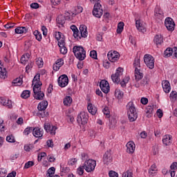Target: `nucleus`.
<instances>
[{"label": "nucleus", "mask_w": 177, "mask_h": 177, "mask_svg": "<svg viewBox=\"0 0 177 177\" xmlns=\"http://www.w3.org/2000/svg\"><path fill=\"white\" fill-rule=\"evenodd\" d=\"M127 115L130 122H133L138 120V113H136V108L133 102H129L127 105Z\"/></svg>", "instance_id": "f257e3e1"}, {"label": "nucleus", "mask_w": 177, "mask_h": 177, "mask_svg": "<svg viewBox=\"0 0 177 177\" xmlns=\"http://www.w3.org/2000/svg\"><path fill=\"white\" fill-rule=\"evenodd\" d=\"M73 53L76 57L80 62L85 60L86 57V50L82 46H75L73 48Z\"/></svg>", "instance_id": "f03ea898"}, {"label": "nucleus", "mask_w": 177, "mask_h": 177, "mask_svg": "<svg viewBox=\"0 0 177 177\" xmlns=\"http://www.w3.org/2000/svg\"><path fill=\"white\" fill-rule=\"evenodd\" d=\"M133 67L135 68V77L136 81H140L143 78V73L140 71V59L136 58L133 62Z\"/></svg>", "instance_id": "7ed1b4c3"}, {"label": "nucleus", "mask_w": 177, "mask_h": 177, "mask_svg": "<svg viewBox=\"0 0 177 177\" xmlns=\"http://www.w3.org/2000/svg\"><path fill=\"white\" fill-rule=\"evenodd\" d=\"M83 167L86 172H93L96 167V161L92 159L87 160L84 162Z\"/></svg>", "instance_id": "20e7f679"}, {"label": "nucleus", "mask_w": 177, "mask_h": 177, "mask_svg": "<svg viewBox=\"0 0 177 177\" xmlns=\"http://www.w3.org/2000/svg\"><path fill=\"white\" fill-rule=\"evenodd\" d=\"M93 15L95 17L100 19L103 16V8H102V4L100 3H95L94 5V8L93 10Z\"/></svg>", "instance_id": "39448f33"}, {"label": "nucleus", "mask_w": 177, "mask_h": 177, "mask_svg": "<svg viewBox=\"0 0 177 177\" xmlns=\"http://www.w3.org/2000/svg\"><path fill=\"white\" fill-rule=\"evenodd\" d=\"M144 62L147 67L150 68V70H153V68H154V57H153V56L151 55L146 54L144 56Z\"/></svg>", "instance_id": "423d86ee"}, {"label": "nucleus", "mask_w": 177, "mask_h": 177, "mask_svg": "<svg viewBox=\"0 0 177 177\" xmlns=\"http://www.w3.org/2000/svg\"><path fill=\"white\" fill-rule=\"evenodd\" d=\"M122 73H124V69L121 67L118 68L116 69L115 73L111 75V80L113 82H114L115 84L120 83V81H121L120 77L122 75Z\"/></svg>", "instance_id": "0eeeda50"}, {"label": "nucleus", "mask_w": 177, "mask_h": 177, "mask_svg": "<svg viewBox=\"0 0 177 177\" xmlns=\"http://www.w3.org/2000/svg\"><path fill=\"white\" fill-rule=\"evenodd\" d=\"M88 113L85 111H82L77 116V122L82 124V125H85L88 122Z\"/></svg>", "instance_id": "6e6552de"}, {"label": "nucleus", "mask_w": 177, "mask_h": 177, "mask_svg": "<svg viewBox=\"0 0 177 177\" xmlns=\"http://www.w3.org/2000/svg\"><path fill=\"white\" fill-rule=\"evenodd\" d=\"M58 85L61 88H66L68 85V77H67V75H62L59 77Z\"/></svg>", "instance_id": "1a4fd4ad"}, {"label": "nucleus", "mask_w": 177, "mask_h": 177, "mask_svg": "<svg viewBox=\"0 0 177 177\" xmlns=\"http://www.w3.org/2000/svg\"><path fill=\"white\" fill-rule=\"evenodd\" d=\"M165 26L168 31H174L175 30V22L172 18H166L165 20Z\"/></svg>", "instance_id": "9d476101"}, {"label": "nucleus", "mask_w": 177, "mask_h": 177, "mask_svg": "<svg viewBox=\"0 0 177 177\" xmlns=\"http://www.w3.org/2000/svg\"><path fill=\"white\" fill-rule=\"evenodd\" d=\"M33 92L35 99H37V100H44V96H45V94L44 92L41 91V87H33Z\"/></svg>", "instance_id": "9b49d317"}, {"label": "nucleus", "mask_w": 177, "mask_h": 177, "mask_svg": "<svg viewBox=\"0 0 177 177\" xmlns=\"http://www.w3.org/2000/svg\"><path fill=\"white\" fill-rule=\"evenodd\" d=\"M108 59L109 62L114 63L120 59V53L117 51H109L108 53Z\"/></svg>", "instance_id": "f8f14e48"}, {"label": "nucleus", "mask_w": 177, "mask_h": 177, "mask_svg": "<svg viewBox=\"0 0 177 177\" xmlns=\"http://www.w3.org/2000/svg\"><path fill=\"white\" fill-rule=\"evenodd\" d=\"M136 27L140 32H146V23L140 19L136 20Z\"/></svg>", "instance_id": "ddd939ff"}, {"label": "nucleus", "mask_w": 177, "mask_h": 177, "mask_svg": "<svg viewBox=\"0 0 177 177\" xmlns=\"http://www.w3.org/2000/svg\"><path fill=\"white\" fill-rule=\"evenodd\" d=\"M100 87L104 93L110 92V84L106 80H102L100 84Z\"/></svg>", "instance_id": "4468645a"}, {"label": "nucleus", "mask_w": 177, "mask_h": 177, "mask_svg": "<svg viewBox=\"0 0 177 177\" xmlns=\"http://www.w3.org/2000/svg\"><path fill=\"white\" fill-rule=\"evenodd\" d=\"M113 161V156H111V152L110 151H106L103 157V162L105 165H109L111 164Z\"/></svg>", "instance_id": "2eb2a0df"}, {"label": "nucleus", "mask_w": 177, "mask_h": 177, "mask_svg": "<svg viewBox=\"0 0 177 177\" xmlns=\"http://www.w3.org/2000/svg\"><path fill=\"white\" fill-rule=\"evenodd\" d=\"M44 129L47 132V133H50V135H56V130L57 127L56 126H50L49 123L44 124Z\"/></svg>", "instance_id": "dca6fc26"}, {"label": "nucleus", "mask_w": 177, "mask_h": 177, "mask_svg": "<svg viewBox=\"0 0 177 177\" xmlns=\"http://www.w3.org/2000/svg\"><path fill=\"white\" fill-rule=\"evenodd\" d=\"M127 147V153L129 154H133L135 153V149H136V146L135 145V142L133 141H129L126 145Z\"/></svg>", "instance_id": "f3484780"}, {"label": "nucleus", "mask_w": 177, "mask_h": 177, "mask_svg": "<svg viewBox=\"0 0 177 177\" xmlns=\"http://www.w3.org/2000/svg\"><path fill=\"white\" fill-rule=\"evenodd\" d=\"M41 77V75L40 74H37L32 80V85H33V88H41V86H42V82H41V81H39Z\"/></svg>", "instance_id": "a211bd4d"}, {"label": "nucleus", "mask_w": 177, "mask_h": 177, "mask_svg": "<svg viewBox=\"0 0 177 177\" xmlns=\"http://www.w3.org/2000/svg\"><path fill=\"white\" fill-rule=\"evenodd\" d=\"M56 21L59 28L61 27H64V24H66V17H64V15H60L57 17Z\"/></svg>", "instance_id": "6ab92c4d"}, {"label": "nucleus", "mask_w": 177, "mask_h": 177, "mask_svg": "<svg viewBox=\"0 0 177 177\" xmlns=\"http://www.w3.org/2000/svg\"><path fill=\"white\" fill-rule=\"evenodd\" d=\"M32 134L35 138H42L44 136V129L39 127H35L33 128Z\"/></svg>", "instance_id": "aec40b11"}, {"label": "nucleus", "mask_w": 177, "mask_h": 177, "mask_svg": "<svg viewBox=\"0 0 177 177\" xmlns=\"http://www.w3.org/2000/svg\"><path fill=\"white\" fill-rule=\"evenodd\" d=\"M162 86L165 93H169L171 92V84L167 80H163L162 82Z\"/></svg>", "instance_id": "412c9836"}, {"label": "nucleus", "mask_w": 177, "mask_h": 177, "mask_svg": "<svg viewBox=\"0 0 177 177\" xmlns=\"http://www.w3.org/2000/svg\"><path fill=\"white\" fill-rule=\"evenodd\" d=\"M0 104L6 106L8 109H12V100H6L5 97H0Z\"/></svg>", "instance_id": "4be33fe9"}, {"label": "nucleus", "mask_w": 177, "mask_h": 177, "mask_svg": "<svg viewBox=\"0 0 177 177\" xmlns=\"http://www.w3.org/2000/svg\"><path fill=\"white\" fill-rule=\"evenodd\" d=\"M162 143L165 146H169L172 143V136L165 135L162 138Z\"/></svg>", "instance_id": "5701e85b"}, {"label": "nucleus", "mask_w": 177, "mask_h": 177, "mask_svg": "<svg viewBox=\"0 0 177 177\" xmlns=\"http://www.w3.org/2000/svg\"><path fill=\"white\" fill-rule=\"evenodd\" d=\"M153 111H154V104L148 105L145 110V113L148 118L153 117Z\"/></svg>", "instance_id": "b1692460"}, {"label": "nucleus", "mask_w": 177, "mask_h": 177, "mask_svg": "<svg viewBox=\"0 0 177 177\" xmlns=\"http://www.w3.org/2000/svg\"><path fill=\"white\" fill-rule=\"evenodd\" d=\"M87 110L88 113H90V114H91L92 115H95V114L97 113V108L92 104V103H88Z\"/></svg>", "instance_id": "393cba45"}, {"label": "nucleus", "mask_w": 177, "mask_h": 177, "mask_svg": "<svg viewBox=\"0 0 177 177\" xmlns=\"http://www.w3.org/2000/svg\"><path fill=\"white\" fill-rule=\"evenodd\" d=\"M55 37L58 41V44H62V41L63 43L65 42L64 35L62 32H55Z\"/></svg>", "instance_id": "a878e982"}, {"label": "nucleus", "mask_w": 177, "mask_h": 177, "mask_svg": "<svg viewBox=\"0 0 177 177\" xmlns=\"http://www.w3.org/2000/svg\"><path fill=\"white\" fill-rule=\"evenodd\" d=\"M154 16L156 19H162L164 17V12L161 10V9L158 7L155 8Z\"/></svg>", "instance_id": "bb28decb"}, {"label": "nucleus", "mask_w": 177, "mask_h": 177, "mask_svg": "<svg viewBox=\"0 0 177 177\" xmlns=\"http://www.w3.org/2000/svg\"><path fill=\"white\" fill-rule=\"evenodd\" d=\"M80 31L81 37L82 38H86V37H88V30L86 29V26H84V25L80 26Z\"/></svg>", "instance_id": "cd10ccee"}, {"label": "nucleus", "mask_w": 177, "mask_h": 177, "mask_svg": "<svg viewBox=\"0 0 177 177\" xmlns=\"http://www.w3.org/2000/svg\"><path fill=\"white\" fill-rule=\"evenodd\" d=\"M163 41L164 38L161 35H156L153 39V42L156 44V45H161Z\"/></svg>", "instance_id": "c85d7f7f"}, {"label": "nucleus", "mask_w": 177, "mask_h": 177, "mask_svg": "<svg viewBox=\"0 0 177 177\" xmlns=\"http://www.w3.org/2000/svg\"><path fill=\"white\" fill-rule=\"evenodd\" d=\"M75 13L71 11L65 12V14L64 15V17H65V19L68 20L69 21H71L73 20V17H75Z\"/></svg>", "instance_id": "c756f323"}, {"label": "nucleus", "mask_w": 177, "mask_h": 177, "mask_svg": "<svg viewBox=\"0 0 177 177\" xmlns=\"http://www.w3.org/2000/svg\"><path fill=\"white\" fill-rule=\"evenodd\" d=\"M46 107H48V101L41 102L37 106V109L39 111L46 110Z\"/></svg>", "instance_id": "7c9ffc66"}, {"label": "nucleus", "mask_w": 177, "mask_h": 177, "mask_svg": "<svg viewBox=\"0 0 177 177\" xmlns=\"http://www.w3.org/2000/svg\"><path fill=\"white\" fill-rule=\"evenodd\" d=\"M62 43L58 44V46L60 48V53L62 55H66L67 53V48L66 47V42L63 43V41H61Z\"/></svg>", "instance_id": "2f4dec72"}, {"label": "nucleus", "mask_w": 177, "mask_h": 177, "mask_svg": "<svg viewBox=\"0 0 177 177\" xmlns=\"http://www.w3.org/2000/svg\"><path fill=\"white\" fill-rule=\"evenodd\" d=\"M16 34H26L28 31V29L26 27L19 26L15 30Z\"/></svg>", "instance_id": "473e14b6"}, {"label": "nucleus", "mask_w": 177, "mask_h": 177, "mask_svg": "<svg viewBox=\"0 0 177 177\" xmlns=\"http://www.w3.org/2000/svg\"><path fill=\"white\" fill-rule=\"evenodd\" d=\"M115 96L118 100H121V99L124 97V92L121 91L120 88H116L115 91Z\"/></svg>", "instance_id": "72a5a7b5"}, {"label": "nucleus", "mask_w": 177, "mask_h": 177, "mask_svg": "<svg viewBox=\"0 0 177 177\" xmlns=\"http://www.w3.org/2000/svg\"><path fill=\"white\" fill-rule=\"evenodd\" d=\"M28 60H30V54L23 55L21 57V63L24 66L28 63Z\"/></svg>", "instance_id": "f704fd0d"}, {"label": "nucleus", "mask_w": 177, "mask_h": 177, "mask_svg": "<svg viewBox=\"0 0 177 177\" xmlns=\"http://www.w3.org/2000/svg\"><path fill=\"white\" fill-rule=\"evenodd\" d=\"M23 84V79L21 77H17L12 81L13 86H20Z\"/></svg>", "instance_id": "c9c22d12"}, {"label": "nucleus", "mask_w": 177, "mask_h": 177, "mask_svg": "<svg viewBox=\"0 0 177 177\" xmlns=\"http://www.w3.org/2000/svg\"><path fill=\"white\" fill-rule=\"evenodd\" d=\"M71 103H73V98L70 96H66L64 99V106H71Z\"/></svg>", "instance_id": "e433bc0d"}, {"label": "nucleus", "mask_w": 177, "mask_h": 177, "mask_svg": "<svg viewBox=\"0 0 177 177\" xmlns=\"http://www.w3.org/2000/svg\"><path fill=\"white\" fill-rule=\"evenodd\" d=\"M174 53V50L171 48H168L165 50L164 55L165 57H170V56H172V54Z\"/></svg>", "instance_id": "4c0bfd02"}, {"label": "nucleus", "mask_w": 177, "mask_h": 177, "mask_svg": "<svg viewBox=\"0 0 177 177\" xmlns=\"http://www.w3.org/2000/svg\"><path fill=\"white\" fill-rule=\"evenodd\" d=\"M31 95V92L28 90H25L22 92L21 97L22 99H28V97Z\"/></svg>", "instance_id": "58836bf2"}, {"label": "nucleus", "mask_w": 177, "mask_h": 177, "mask_svg": "<svg viewBox=\"0 0 177 177\" xmlns=\"http://www.w3.org/2000/svg\"><path fill=\"white\" fill-rule=\"evenodd\" d=\"M124 22H120L118 24V29H117V33L118 34H121V32H122V31H124Z\"/></svg>", "instance_id": "ea45409f"}, {"label": "nucleus", "mask_w": 177, "mask_h": 177, "mask_svg": "<svg viewBox=\"0 0 177 177\" xmlns=\"http://www.w3.org/2000/svg\"><path fill=\"white\" fill-rule=\"evenodd\" d=\"M6 74H8V72H6V69L5 68L0 70V78H1V80H5V78H6Z\"/></svg>", "instance_id": "a19ab883"}, {"label": "nucleus", "mask_w": 177, "mask_h": 177, "mask_svg": "<svg viewBox=\"0 0 177 177\" xmlns=\"http://www.w3.org/2000/svg\"><path fill=\"white\" fill-rule=\"evenodd\" d=\"M156 168V164L152 165L149 170V175H154V174H156V171H157Z\"/></svg>", "instance_id": "79ce46f5"}, {"label": "nucleus", "mask_w": 177, "mask_h": 177, "mask_svg": "<svg viewBox=\"0 0 177 177\" xmlns=\"http://www.w3.org/2000/svg\"><path fill=\"white\" fill-rule=\"evenodd\" d=\"M33 35H35L36 39H37V41H41V39H42V35L41 34V32H39V31L38 30H35L33 32Z\"/></svg>", "instance_id": "37998d69"}, {"label": "nucleus", "mask_w": 177, "mask_h": 177, "mask_svg": "<svg viewBox=\"0 0 177 177\" xmlns=\"http://www.w3.org/2000/svg\"><path fill=\"white\" fill-rule=\"evenodd\" d=\"M36 64L38 66L39 68H41V67L44 66V61L42 60V58H37L36 59Z\"/></svg>", "instance_id": "c03bdc74"}, {"label": "nucleus", "mask_w": 177, "mask_h": 177, "mask_svg": "<svg viewBox=\"0 0 177 177\" xmlns=\"http://www.w3.org/2000/svg\"><path fill=\"white\" fill-rule=\"evenodd\" d=\"M33 131H34L33 127H28L25 129V130L24 131V135H26V136H28V135H30V133H31V132H33Z\"/></svg>", "instance_id": "a18cd8bd"}, {"label": "nucleus", "mask_w": 177, "mask_h": 177, "mask_svg": "<svg viewBox=\"0 0 177 177\" xmlns=\"http://www.w3.org/2000/svg\"><path fill=\"white\" fill-rule=\"evenodd\" d=\"M133 172L132 170H127L126 172H124L122 174V177H133Z\"/></svg>", "instance_id": "49530a36"}, {"label": "nucleus", "mask_w": 177, "mask_h": 177, "mask_svg": "<svg viewBox=\"0 0 177 177\" xmlns=\"http://www.w3.org/2000/svg\"><path fill=\"white\" fill-rule=\"evenodd\" d=\"M170 99L172 102H175L177 99V93L176 91H171L170 93Z\"/></svg>", "instance_id": "de8ad7c7"}, {"label": "nucleus", "mask_w": 177, "mask_h": 177, "mask_svg": "<svg viewBox=\"0 0 177 177\" xmlns=\"http://www.w3.org/2000/svg\"><path fill=\"white\" fill-rule=\"evenodd\" d=\"M55 171H56V169H55V167H50V168L48 170V177L55 176H53V175H55Z\"/></svg>", "instance_id": "09e8293b"}, {"label": "nucleus", "mask_w": 177, "mask_h": 177, "mask_svg": "<svg viewBox=\"0 0 177 177\" xmlns=\"http://www.w3.org/2000/svg\"><path fill=\"white\" fill-rule=\"evenodd\" d=\"M150 80L149 79V77H147V76H145L143 80L141 81V85H147L149 84Z\"/></svg>", "instance_id": "8fccbe9b"}, {"label": "nucleus", "mask_w": 177, "mask_h": 177, "mask_svg": "<svg viewBox=\"0 0 177 177\" xmlns=\"http://www.w3.org/2000/svg\"><path fill=\"white\" fill-rule=\"evenodd\" d=\"M6 140L7 142H9V143H15V142H16L13 136H8L6 137Z\"/></svg>", "instance_id": "3c124183"}, {"label": "nucleus", "mask_w": 177, "mask_h": 177, "mask_svg": "<svg viewBox=\"0 0 177 177\" xmlns=\"http://www.w3.org/2000/svg\"><path fill=\"white\" fill-rule=\"evenodd\" d=\"M90 56L92 57V59H97V53L96 50H93L90 52Z\"/></svg>", "instance_id": "603ef678"}, {"label": "nucleus", "mask_w": 177, "mask_h": 177, "mask_svg": "<svg viewBox=\"0 0 177 177\" xmlns=\"http://www.w3.org/2000/svg\"><path fill=\"white\" fill-rule=\"evenodd\" d=\"M84 169H85V168H84V165L78 167L77 171L78 175H80V176L84 175Z\"/></svg>", "instance_id": "864d4df0"}, {"label": "nucleus", "mask_w": 177, "mask_h": 177, "mask_svg": "<svg viewBox=\"0 0 177 177\" xmlns=\"http://www.w3.org/2000/svg\"><path fill=\"white\" fill-rule=\"evenodd\" d=\"M34 66V62H30L28 63V64L26 67V73H28V71H30L31 68H32V66Z\"/></svg>", "instance_id": "5fc2aeb1"}, {"label": "nucleus", "mask_w": 177, "mask_h": 177, "mask_svg": "<svg viewBox=\"0 0 177 177\" xmlns=\"http://www.w3.org/2000/svg\"><path fill=\"white\" fill-rule=\"evenodd\" d=\"M33 165H34V162L28 161L25 164L24 168H26V169H28V168H30V167H32Z\"/></svg>", "instance_id": "6e6d98bb"}, {"label": "nucleus", "mask_w": 177, "mask_h": 177, "mask_svg": "<svg viewBox=\"0 0 177 177\" xmlns=\"http://www.w3.org/2000/svg\"><path fill=\"white\" fill-rule=\"evenodd\" d=\"M55 64H58L59 67H62V66L64 64V60L62 58H59L55 62Z\"/></svg>", "instance_id": "4d7b16f0"}, {"label": "nucleus", "mask_w": 177, "mask_h": 177, "mask_svg": "<svg viewBox=\"0 0 177 177\" xmlns=\"http://www.w3.org/2000/svg\"><path fill=\"white\" fill-rule=\"evenodd\" d=\"M103 113H104V114L105 115H106V117H107L108 118H110V111H109V108H108V107L104 108V109H103Z\"/></svg>", "instance_id": "13d9d810"}, {"label": "nucleus", "mask_w": 177, "mask_h": 177, "mask_svg": "<svg viewBox=\"0 0 177 177\" xmlns=\"http://www.w3.org/2000/svg\"><path fill=\"white\" fill-rule=\"evenodd\" d=\"M7 171L6 169L2 168L0 169V177H5L6 176Z\"/></svg>", "instance_id": "bf43d9fd"}, {"label": "nucleus", "mask_w": 177, "mask_h": 177, "mask_svg": "<svg viewBox=\"0 0 177 177\" xmlns=\"http://www.w3.org/2000/svg\"><path fill=\"white\" fill-rule=\"evenodd\" d=\"M73 37L74 38H77V39H81V36H80V31L78 30V29L73 32Z\"/></svg>", "instance_id": "052dcab7"}, {"label": "nucleus", "mask_w": 177, "mask_h": 177, "mask_svg": "<svg viewBox=\"0 0 177 177\" xmlns=\"http://www.w3.org/2000/svg\"><path fill=\"white\" fill-rule=\"evenodd\" d=\"M82 10H83L82 7H81V6H77V7L75 8V16H76L77 15L80 14V13H82Z\"/></svg>", "instance_id": "680f3d73"}, {"label": "nucleus", "mask_w": 177, "mask_h": 177, "mask_svg": "<svg viewBox=\"0 0 177 177\" xmlns=\"http://www.w3.org/2000/svg\"><path fill=\"white\" fill-rule=\"evenodd\" d=\"M109 177H118V173L111 170L109 173Z\"/></svg>", "instance_id": "e2e57ef3"}, {"label": "nucleus", "mask_w": 177, "mask_h": 177, "mask_svg": "<svg viewBox=\"0 0 177 177\" xmlns=\"http://www.w3.org/2000/svg\"><path fill=\"white\" fill-rule=\"evenodd\" d=\"M24 150L25 151H31L32 150V147L31 145H26L24 146Z\"/></svg>", "instance_id": "0e129e2a"}, {"label": "nucleus", "mask_w": 177, "mask_h": 177, "mask_svg": "<svg viewBox=\"0 0 177 177\" xmlns=\"http://www.w3.org/2000/svg\"><path fill=\"white\" fill-rule=\"evenodd\" d=\"M77 161H78L77 158H72L68 161V164L69 165H75Z\"/></svg>", "instance_id": "69168bd1"}, {"label": "nucleus", "mask_w": 177, "mask_h": 177, "mask_svg": "<svg viewBox=\"0 0 177 177\" xmlns=\"http://www.w3.org/2000/svg\"><path fill=\"white\" fill-rule=\"evenodd\" d=\"M140 102L142 104H147V103H149V99L146 97H142Z\"/></svg>", "instance_id": "338daca9"}, {"label": "nucleus", "mask_w": 177, "mask_h": 177, "mask_svg": "<svg viewBox=\"0 0 177 177\" xmlns=\"http://www.w3.org/2000/svg\"><path fill=\"white\" fill-rule=\"evenodd\" d=\"M47 146L48 147H53V140H47Z\"/></svg>", "instance_id": "774afa93"}]
</instances>
